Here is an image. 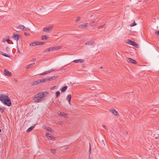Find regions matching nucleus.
<instances>
[{"mask_svg": "<svg viewBox=\"0 0 159 159\" xmlns=\"http://www.w3.org/2000/svg\"><path fill=\"white\" fill-rule=\"evenodd\" d=\"M4 105L10 107L11 105V102L9 98L8 97L2 102Z\"/></svg>", "mask_w": 159, "mask_h": 159, "instance_id": "obj_1", "label": "nucleus"}, {"mask_svg": "<svg viewBox=\"0 0 159 159\" xmlns=\"http://www.w3.org/2000/svg\"><path fill=\"white\" fill-rule=\"evenodd\" d=\"M52 29L53 27L52 26H47L43 29V31L47 33H49L52 31Z\"/></svg>", "mask_w": 159, "mask_h": 159, "instance_id": "obj_2", "label": "nucleus"}, {"mask_svg": "<svg viewBox=\"0 0 159 159\" xmlns=\"http://www.w3.org/2000/svg\"><path fill=\"white\" fill-rule=\"evenodd\" d=\"M46 135L49 140L54 141L55 140V137L49 133H46Z\"/></svg>", "mask_w": 159, "mask_h": 159, "instance_id": "obj_3", "label": "nucleus"}, {"mask_svg": "<svg viewBox=\"0 0 159 159\" xmlns=\"http://www.w3.org/2000/svg\"><path fill=\"white\" fill-rule=\"evenodd\" d=\"M8 97V96L7 95H5L4 94H1L0 95V101L2 102Z\"/></svg>", "mask_w": 159, "mask_h": 159, "instance_id": "obj_4", "label": "nucleus"}, {"mask_svg": "<svg viewBox=\"0 0 159 159\" xmlns=\"http://www.w3.org/2000/svg\"><path fill=\"white\" fill-rule=\"evenodd\" d=\"M109 111L112 112L113 113V114L115 116L117 117H118L119 116V115L118 114L117 111H116V110L115 109L112 108L109 110Z\"/></svg>", "mask_w": 159, "mask_h": 159, "instance_id": "obj_5", "label": "nucleus"}, {"mask_svg": "<svg viewBox=\"0 0 159 159\" xmlns=\"http://www.w3.org/2000/svg\"><path fill=\"white\" fill-rule=\"evenodd\" d=\"M126 43L131 44L136 48L138 47V44L136 43L135 42L132 40H129L128 42H126Z\"/></svg>", "mask_w": 159, "mask_h": 159, "instance_id": "obj_6", "label": "nucleus"}, {"mask_svg": "<svg viewBox=\"0 0 159 159\" xmlns=\"http://www.w3.org/2000/svg\"><path fill=\"white\" fill-rule=\"evenodd\" d=\"M21 35L20 34H13L12 37L15 40H18L21 39Z\"/></svg>", "mask_w": 159, "mask_h": 159, "instance_id": "obj_7", "label": "nucleus"}, {"mask_svg": "<svg viewBox=\"0 0 159 159\" xmlns=\"http://www.w3.org/2000/svg\"><path fill=\"white\" fill-rule=\"evenodd\" d=\"M88 27V23H84L78 26L79 28L81 29H86Z\"/></svg>", "mask_w": 159, "mask_h": 159, "instance_id": "obj_8", "label": "nucleus"}, {"mask_svg": "<svg viewBox=\"0 0 159 159\" xmlns=\"http://www.w3.org/2000/svg\"><path fill=\"white\" fill-rule=\"evenodd\" d=\"M127 61L128 62H130L132 64H135L137 63V62L136 61L131 58H128Z\"/></svg>", "mask_w": 159, "mask_h": 159, "instance_id": "obj_9", "label": "nucleus"}, {"mask_svg": "<svg viewBox=\"0 0 159 159\" xmlns=\"http://www.w3.org/2000/svg\"><path fill=\"white\" fill-rule=\"evenodd\" d=\"M45 43L44 42L39 41H36L34 43V46L44 45Z\"/></svg>", "mask_w": 159, "mask_h": 159, "instance_id": "obj_10", "label": "nucleus"}, {"mask_svg": "<svg viewBox=\"0 0 159 159\" xmlns=\"http://www.w3.org/2000/svg\"><path fill=\"white\" fill-rule=\"evenodd\" d=\"M4 73L6 75L8 76H11V73L6 69L4 70Z\"/></svg>", "mask_w": 159, "mask_h": 159, "instance_id": "obj_11", "label": "nucleus"}, {"mask_svg": "<svg viewBox=\"0 0 159 159\" xmlns=\"http://www.w3.org/2000/svg\"><path fill=\"white\" fill-rule=\"evenodd\" d=\"M71 96L70 94H69L66 98V100H67L70 104V101L71 100Z\"/></svg>", "mask_w": 159, "mask_h": 159, "instance_id": "obj_12", "label": "nucleus"}, {"mask_svg": "<svg viewBox=\"0 0 159 159\" xmlns=\"http://www.w3.org/2000/svg\"><path fill=\"white\" fill-rule=\"evenodd\" d=\"M52 71H53V70L52 69H51L48 71H45L43 73L40 74L39 75H46V74H48V73H49L51 72H52Z\"/></svg>", "mask_w": 159, "mask_h": 159, "instance_id": "obj_13", "label": "nucleus"}, {"mask_svg": "<svg viewBox=\"0 0 159 159\" xmlns=\"http://www.w3.org/2000/svg\"><path fill=\"white\" fill-rule=\"evenodd\" d=\"M73 61L75 63H83L84 62V60L81 59H79L78 60H75Z\"/></svg>", "mask_w": 159, "mask_h": 159, "instance_id": "obj_14", "label": "nucleus"}, {"mask_svg": "<svg viewBox=\"0 0 159 159\" xmlns=\"http://www.w3.org/2000/svg\"><path fill=\"white\" fill-rule=\"evenodd\" d=\"M67 86H65L62 88L60 89V90L62 92H65L67 89Z\"/></svg>", "mask_w": 159, "mask_h": 159, "instance_id": "obj_15", "label": "nucleus"}, {"mask_svg": "<svg viewBox=\"0 0 159 159\" xmlns=\"http://www.w3.org/2000/svg\"><path fill=\"white\" fill-rule=\"evenodd\" d=\"M42 40H47L49 39V37L48 35H43L41 37Z\"/></svg>", "mask_w": 159, "mask_h": 159, "instance_id": "obj_16", "label": "nucleus"}, {"mask_svg": "<svg viewBox=\"0 0 159 159\" xmlns=\"http://www.w3.org/2000/svg\"><path fill=\"white\" fill-rule=\"evenodd\" d=\"M16 28L17 29H20L21 30H23V31H24V29H25V26L23 25H20L18 26Z\"/></svg>", "mask_w": 159, "mask_h": 159, "instance_id": "obj_17", "label": "nucleus"}, {"mask_svg": "<svg viewBox=\"0 0 159 159\" xmlns=\"http://www.w3.org/2000/svg\"><path fill=\"white\" fill-rule=\"evenodd\" d=\"M44 100L42 97H40L39 98L35 100V102H39Z\"/></svg>", "mask_w": 159, "mask_h": 159, "instance_id": "obj_18", "label": "nucleus"}, {"mask_svg": "<svg viewBox=\"0 0 159 159\" xmlns=\"http://www.w3.org/2000/svg\"><path fill=\"white\" fill-rule=\"evenodd\" d=\"M57 78V76H53L47 79L48 81H51L56 79Z\"/></svg>", "mask_w": 159, "mask_h": 159, "instance_id": "obj_19", "label": "nucleus"}, {"mask_svg": "<svg viewBox=\"0 0 159 159\" xmlns=\"http://www.w3.org/2000/svg\"><path fill=\"white\" fill-rule=\"evenodd\" d=\"M35 126V125H34V126H31L30 127H29L27 130L26 131L27 132H29L31 131L33 128Z\"/></svg>", "mask_w": 159, "mask_h": 159, "instance_id": "obj_20", "label": "nucleus"}, {"mask_svg": "<svg viewBox=\"0 0 159 159\" xmlns=\"http://www.w3.org/2000/svg\"><path fill=\"white\" fill-rule=\"evenodd\" d=\"M61 47L60 46H57V47H52V50H58L59 49L61 48Z\"/></svg>", "mask_w": 159, "mask_h": 159, "instance_id": "obj_21", "label": "nucleus"}, {"mask_svg": "<svg viewBox=\"0 0 159 159\" xmlns=\"http://www.w3.org/2000/svg\"><path fill=\"white\" fill-rule=\"evenodd\" d=\"M94 43V42L93 41H89L86 43L85 44L86 45H93Z\"/></svg>", "mask_w": 159, "mask_h": 159, "instance_id": "obj_22", "label": "nucleus"}, {"mask_svg": "<svg viewBox=\"0 0 159 159\" xmlns=\"http://www.w3.org/2000/svg\"><path fill=\"white\" fill-rule=\"evenodd\" d=\"M0 53L1 55H2L3 56H4L5 57H10V56L8 55L6 53H4L0 51Z\"/></svg>", "mask_w": 159, "mask_h": 159, "instance_id": "obj_23", "label": "nucleus"}, {"mask_svg": "<svg viewBox=\"0 0 159 159\" xmlns=\"http://www.w3.org/2000/svg\"><path fill=\"white\" fill-rule=\"evenodd\" d=\"M98 24L97 21H93L89 24V25H91L94 26L95 25H96Z\"/></svg>", "mask_w": 159, "mask_h": 159, "instance_id": "obj_24", "label": "nucleus"}, {"mask_svg": "<svg viewBox=\"0 0 159 159\" xmlns=\"http://www.w3.org/2000/svg\"><path fill=\"white\" fill-rule=\"evenodd\" d=\"M39 80H36V81H34L33 83V84L32 85V86H33V85H37V84H39Z\"/></svg>", "mask_w": 159, "mask_h": 159, "instance_id": "obj_25", "label": "nucleus"}, {"mask_svg": "<svg viewBox=\"0 0 159 159\" xmlns=\"http://www.w3.org/2000/svg\"><path fill=\"white\" fill-rule=\"evenodd\" d=\"M40 97H43V98H44V100H45V98L44 96V93L43 92H40Z\"/></svg>", "mask_w": 159, "mask_h": 159, "instance_id": "obj_26", "label": "nucleus"}, {"mask_svg": "<svg viewBox=\"0 0 159 159\" xmlns=\"http://www.w3.org/2000/svg\"><path fill=\"white\" fill-rule=\"evenodd\" d=\"M52 47L48 48L45 49L44 50V52H49V51H52Z\"/></svg>", "mask_w": 159, "mask_h": 159, "instance_id": "obj_27", "label": "nucleus"}, {"mask_svg": "<svg viewBox=\"0 0 159 159\" xmlns=\"http://www.w3.org/2000/svg\"><path fill=\"white\" fill-rule=\"evenodd\" d=\"M3 42H7L8 44H13V43L12 42L11 40H3L2 41Z\"/></svg>", "mask_w": 159, "mask_h": 159, "instance_id": "obj_28", "label": "nucleus"}, {"mask_svg": "<svg viewBox=\"0 0 159 159\" xmlns=\"http://www.w3.org/2000/svg\"><path fill=\"white\" fill-rule=\"evenodd\" d=\"M5 110V108L4 107H0V111L2 113H3L4 111Z\"/></svg>", "mask_w": 159, "mask_h": 159, "instance_id": "obj_29", "label": "nucleus"}, {"mask_svg": "<svg viewBox=\"0 0 159 159\" xmlns=\"http://www.w3.org/2000/svg\"><path fill=\"white\" fill-rule=\"evenodd\" d=\"M59 115L64 117H66V114L65 113L62 112H60Z\"/></svg>", "mask_w": 159, "mask_h": 159, "instance_id": "obj_30", "label": "nucleus"}, {"mask_svg": "<svg viewBox=\"0 0 159 159\" xmlns=\"http://www.w3.org/2000/svg\"><path fill=\"white\" fill-rule=\"evenodd\" d=\"M60 95V92L59 91H57L56 93V97H58Z\"/></svg>", "mask_w": 159, "mask_h": 159, "instance_id": "obj_31", "label": "nucleus"}, {"mask_svg": "<svg viewBox=\"0 0 159 159\" xmlns=\"http://www.w3.org/2000/svg\"><path fill=\"white\" fill-rule=\"evenodd\" d=\"M30 30L29 28L25 27V29H24V32H27Z\"/></svg>", "mask_w": 159, "mask_h": 159, "instance_id": "obj_32", "label": "nucleus"}, {"mask_svg": "<svg viewBox=\"0 0 159 159\" xmlns=\"http://www.w3.org/2000/svg\"><path fill=\"white\" fill-rule=\"evenodd\" d=\"M40 95V93L39 92V93H38V94H36L34 96V98H38L40 97V95Z\"/></svg>", "mask_w": 159, "mask_h": 159, "instance_id": "obj_33", "label": "nucleus"}, {"mask_svg": "<svg viewBox=\"0 0 159 159\" xmlns=\"http://www.w3.org/2000/svg\"><path fill=\"white\" fill-rule=\"evenodd\" d=\"M34 65V63H32V64H30L28 66V67H27V69L29 68L30 67H31L33 66Z\"/></svg>", "mask_w": 159, "mask_h": 159, "instance_id": "obj_34", "label": "nucleus"}, {"mask_svg": "<svg viewBox=\"0 0 159 159\" xmlns=\"http://www.w3.org/2000/svg\"><path fill=\"white\" fill-rule=\"evenodd\" d=\"M45 129H46L48 131L50 132H51L52 131V129L48 127H46Z\"/></svg>", "mask_w": 159, "mask_h": 159, "instance_id": "obj_35", "label": "nucleus"}, {"mask_svg": "<svg viewBox=\"0 0 159 159\" xmlns=\"http://www.w3.org/2000/svg\"><path fill=\"white\" fill-rule=\"evenodd\" d=\"M89 159H90V154H91V147L90 144H89Z\"/></svg>", "mask_w": 159, "mask_h": 159, "instance_id": "obj_36", "label": "nucleus"}, {"mask_svg": "<svg viewBox=\"0 0 159 159\" xmlns=\"http://www.w3.org/2000/svg\"><path fill=\"white\" fill-rule=\"evenodd\" d=\"M51 151L53 154H55L56 153V150L55 149H52Z\"/></svg>", "mask_w": 159, "mask_h": 159, "instance_id": "obj_37", "label": "nucleus"}, {"mask_svg": "<svg viewBox=\"0 0 159 159\" xmlns=\"http://www.w3.org/2000/svg\"><path fill=\"white\" fill-rule=\"evenodd\" d=\"M43 93H44V94L45 97L46 96L49 94V93L47 91L43 92Z\"/></svg>", "mask_w": 159, "mask_h": 159, "instance_id": "obj_38", "label": "nucleus"}, {"mask_svg": "<svg viewBox=\"0 0 159 159\" xmlns=\"http://www.w3.org/2000/svg\"><path fill=\"white\" fill-rule=\"evenodd\" d=\"M136 24L135 23V22H134V23H133L132 24H131L130 26L131 27H132V26L135 25H136Z\"/></svg>", "mask_w": 159, "mask_h": 159, "instance_id": "obj_39", "label": "nucleus"}, {"mask_svg": "<svg viewBox=\"0 0 159 159\" xmlns=\"http://www.w3.org/2000/svg\"><path fill=\"white\" fill-rule=\"evenodd\" d=\"M42 80L43 83L46 82V81H48L47 79H42Z\"/></svg>", "mask_w": 159, "mask_h": 159, "instance_id": "obj_40", "label": "nucleus"}, {"mask_svg": "<svg viewBox=\"0 0 159 159\" xmlns=\"http://www.w3.org/2000/svg\"><path fill=\"white\" fill-rule=\"evenodd\" d=\"M42 80L43 83L46 82V81H48L47 79H42Z\"/></svg>", "mask_w": 159, "mask_h": 159, "instance_id": "obj_41", "label": "nucleus"}, {"mask_svg": "<svg viewBox=\"0 0 159 159\" xmlns=\"http://www.w3.org/2000/svg\"><path fill=\"white\" fill-rule=\"evenodd\" d=\"M10 39V38L9 36H7L5 38V39H4V40H9V39Z\"/></svg>", "mask_w": 159, "mask_h": 159, "instance_id": "obj_42", "label": "nucleus"}, {"mask_svg": "<svg viewBox=\"0 0 159 159\" xmlns=\"http://www.w3.org/2000/svg\"><path fill=\"white\" fill-rule=\"evenodd\" d=\"M80 18H81L80 17H78L77 19L76 20V22L78 21L79 20H80Z\"/></svg>", "mask_w": 159, "mask_h": 159, "instance_id": "obj_43", "label": "nucleus"}, {"mask_svg": "<svg viewBox=\"0 0 159 159\" xmlns=\"http://www.w3.org/2000/svg\"><path fill=\"white\" fill-rule=\"evenodd\" d=\"M25 33V34L26 36H28L29 35V34L28 33H26L25 32H24Z\"/></svg>", "mask_w": 159, "mask_h": 159, "instance_id": "obj_44", "label": "nucleus"}, {"mask_svg": "<svg viewBox=\"0 0 159 159\" xmlns=\"http://www.w3.org/2000/svg\"><path fill=\"white\" fill-rule=\"evenodd\" d=\"M102 126L103 127V128H104L105 129L108 130V129L106 127V126L105 125H102Z\"/></svg>", "mask_w": 159, "mask_h": 159, "instance_id": "obj_45", "label": "nucleus"}, {"mask_svg": "<svg viewBox=\"0 0 159 159\" xmlns=\"http://www.w3.org/2000/svg\"><path fill=\"white\" fill-rule=\"evenodd\" d=\"M56 88V86H54L53 87H52V88H51L50 89L51 90H54V89H55V88Z\"/></svg>", "mask_w": 159, "mask_h": 159, "instance_id": "obj_46", "label": "nucleus"}, {"mask_svg": "<svg viewBox=\"0 0 159 159\" xmlns=\"http://www.w3.org/2000/svg\"><path fill=\"white\" fill-rule=\"evenodd\" d=\"M155 33L156 34L158 35H159V31L157 32H155Z\"/></svg>", "mask_w": 159, "mask_h": 159, "instance_id": "obj_47", "label": "nucleus"}, {"mask_svg": "<svg viewBox=\"0 0 159 159\" xmlns=\"http://www.w3.org/2000/svg\"><path fill=\"white\" fill-rule=\"evenodd\" d=\"M30 45L31 46H34V43H32L30 44Z\"/></svg>", "mask_w": 159, "mask_h": 159, "instance_id": "obj_48", "label": "nucleus"}, {"mask_svg": "<svg viewBox=\"0 0 159 159\" xmlns=\"http://www.w3.org/2000/svg\"><path fill=\"white\" fill-rule=\"evenodd\" d=\"M39 80V84L41 83H43L42 80Z\"/></svg>", "mask_w": 159, "mask_h": 159, "instance_id": "obj_49", "label": "nucleus"}, {"mask_svg": "<svg viewBox=\"0 0 159 159\" xmlns=\"http://www.w3.org/2000/svg\"><path fill=\"white\" fill-rule=\"evenodd\" d=\"M36 60V59L35 58H33L32 60V61H35Z\"/></svg>", "mask_w": 159, "mask_h": 159, "instance_id": "obj_50", "label": "nucleus"}, {"mask_svg": "<svg viewBox=\"0 0 159 159\" xmlns=\"http://www.w3.org/2000/svg\"><path fill=\"white\" fill-rule=\"evenodd\" d=\"M104 26L103 25H101V26H100L99 28H98V29H100V28H102Z\"/></svg>", "mask_w": 159, "mask_h": 159, "instance_id": "obj_51", "label": "nucleus"}, {"mask_svg": "<svg viewBox=\"0 0 159 159\" xmlns=\"http://www.w3.org/2000/svg\"><path fill=\"white\" fill-rule=\"evenodd\" d=\"M102 143L104 144V145L105 146V144L104 143V140H102Z\"/></svg>", "mask_w": 159, "mask_h": 159, "instance_id": "obj_52", "label": "nucleus"}, {"mask_svg": "<svg viewBox=\"0 0 159 159\" xmlns=\"http://www.w3.org/2000/svg\"><path fill=\"white\" fill-rule=\"evenodd\" d=\"M16 82H17V80L16 79H14V80Z\"/></svg>", "mask_w": 159, "mask_h": 159, "instance_id": "obj_53", "label": "nucleus"}, {"mask_svg": "<svg viewBox=\"0 0 159 159\" xmlns=\"http://www.w3.org/2000/svg\"><path fill=\"white\" fill-rule=\"evenodd\" d=\"M69 148V147H67V148H66V150H67Z\"/></svg>", "mask_w": 159, "mask_h": 159, "instance_id": "obj_54", "label": "nucleus"}, {"mask_svg": "<svg viewBox=\"0 0 159 159\" xmlns=\"http://www.w3.org/2000/svg\"><path fill=\"white\" fill-rule=\"evenodd\" d=\"M15 41H16V43H17V42L18 41V40H15Z\"/></svg>", "mask_w": 159, "mask_h": 159, "instance_id": "obj_55", "label": "nucleus"}, {"mask_svg": "<svg viewBox=\"0 0 159 159\" xmlns=\"http://www.w3.org/2000/svg\"><path fill=\"white\" fill-rule=\"evenodd\" d=\"M8 48H8V47H7V48H6V49H7V50H8Z\"/></svg>", "mask_w": 159, "mask_h": 159, "instance_id": "obj_56", "label": "nucleus"}, {"mask_svg": "<svg viewBox=\"0 0 159 159\" xmlns=\"http://www.w3.org/2000/svg\"><path fill=\"white\" fill-rule=\"evenodd\" d=\"M102 66H101V67H100V69H102Z\"/></svg>", "mask_w": 159, "mask_h": 159, "instance_id": "obj_57", "label": "nucleus"}, {"mask_svg": "<svg viewBox=\"0 0 159 159\" xmlns=\"http://www.w3.org/2000/svg\"><path fill=\"white\" fill-rule=\"evenodd\" d=\"M85 39L84 38H81V39Z\"/></svg>", "mask_w": 159, "mask_h": 159, "instance_id": "obj_58", "label": "nucleus"}, {"mask_svg": "<svg viewBox=\"0 0 159 159\" xmlns=\"http://www.w3.org/2000/svg\"><path fill=\"white\" fill-rule=\"evenodd\" d=\"M68 146H69V147H70V145H68Z\"/></svg>", "mask_w": 159, "mask_h": 159, "instance_id": "obj_59", "label": "nucleus"}, {"mask_svg": "<svg viewBox=\"0 0 159 159\" xmlns=\"http://www.w3.org/2000/svg\"><path fill=\"white\" fill-rule=\"evenodd\" d=\"M93 16V15H91V16H90V17H91V16Z\"/></svg>", "mask_w": 159, "mask_h": 159, "instance_id": "obj_60", "label": "nucleus"}]
</instances>
